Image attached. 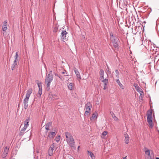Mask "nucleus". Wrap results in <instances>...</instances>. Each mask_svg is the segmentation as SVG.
Listing matches in <instances>:
<instances>
[{"label": "nucleus", "mask_w": 159, "mask_h": 159, "mask_svg": "<svg viewBox=\"0 0 159 159\" xmlns=\"http://www.w3.org/2000/svg\"><path fill=\"white\" fill-rule=\"evenodd\" d=\"M74 84L71 83L69 84H68V89L70 90H72L74 87Z\"/></svg>", "instance_id": "nucleus-19"}, {"label": "nucleus", "mask_w": 159, "mask_h": 159, "mask_svg": "<svg viewBox=\"0 0 159 159\" xmlns=\"http://www.w3.org/2000/svg\"><path fill=\"white\" fill-rule=\"evenodd\" d=\"M58 30V28L57 27H55L54 28L53 32H57Z\"/></svg>", "instance_id": "nucleus-35"}, {"label": "nucleus", "mask_w": 159, "mask_h": 159, "mask_svg": "<svg viewBox=\"0 0 159 159\" xmlns=\"http://www.w3.org/2000/svg\"><path fill=\"white\" fill-rule=\"evenodd\" d=\"M7 21L5 20L3 22V25L2 26V30L4 32H6L7 29Z\"/></svg>", "instance_id": "nucleus-13"}, {"label": "nucleus", "mask_w": 159, "mask_h": 159, "mask_svg": "<svg viewBox=\"0 0 159 159\" xmlns=\"http://www.w3.org/2000/svg\"><path fill=\"white\" fill-rule=\"evenodd\" d=\"M106 89H107L106 85H104V88H103V89L104 90H105Z\"/></svg>", "instance_id": "nucleus-42"}, {"label": "nucleus", "mask_w": 159, "mask_h": 159, "mask_svg": "<svg viewBox=\"0 0 159 159\" xmlns=\"http://www.w3.org/2000/svg\"><path fill=\"white\" fill-rule=\"evenodd\" d=\"M145 154L148 156V159H154V154L152 151H150L146 148H144Z\"/></svg>", "instance_id": "nucleus-5"}, {"label": "nucleus", "mask_w": 159, "mask_h": 159, "mask_svg": "<svg viewBox=\"0 0 159 159\" xmlns=\"http://www.w3.org/2000/svg\"><path fill=\"white\" fill-rule=\"evenodd\" d=\"M112 116L114 119V120L116 121L118 120V118L115 115V114L113 112H112L111 114Z\"/></svg>", "instance_id": "nucleus-26"}, {"label": "nucleus", "mask_w": 159, "mask_h": 159, "mask_svg": "<svg viewBox=\"0 0 159 159\" xmlns=\"http://www.w3.org/2000/svg\"><path fill=\"white\" fill-rule=\"evenodd\" d=\"M73 70L77 78L81 80V76L78 70L76 68L74 67Z\"/></svg>", "instance_id": "nucleus-16"}, {"label": "nucleus", "mask_w": 159, "mask_h": 159, "mask_svg": "<svg viewBox=\"0 0 159 159\" xmlns=\"http://www.w3.org/2000/svg\"><path fill=\"white\" fill-rule=\"evenodd\" d=\"M32 93V90L31 89H30L27 91L26 95V97L24 99L23 102L24 104H27L28 102L30 96L31 94Z\"/></svg>", "instance_id": "nucleus-6"}, {"label": "nucleus", "mask_w": 159, "mask_h": 159, "mask_svg": "<svg viewBox=\"0 0 159 159\" xmlns=\"http://www.w3.org/2000/svg\"><path fill=\"white\" fill-rule=\"evenodd\" d=\"M136 29H137V27H134V30L132 29V32L134 34H136L137 32H136Z\"/></svg>", "instance_id": "nucleus-31"}, {"label": "nucleus", "mask_w": 159, "mask_h": 159, "mask_svg": "<svg viewBox=\"0 0 159 159\" xmlns=\"http://www.w3.org/2000/svg\"><path fill=\"white\" fill-rule=\"evenodd\" d=\"M9 148L7 147H5L2 154V157L3 159H6V157L7 156Z\"/></svg>", "instance_id": "nucleus-11"}, {"label": "nucleus", "mask_w": 159, "mask_h": 159, "mask_svg": "<svg viewBox=\"0 0 159 159\" xmlns=\"http://www.w3.org/2000/svg\"><path fill=\"white\" fill-rule=\"evenodd\" d=\"M18 57V53L17 52H16V55L15 57V60L18 61L17 58Z\"/></svg>", "instance_id": "nucleus-32"}, {"label": "nucleus", "mask_w": 159, "mask_h": 159, "mask_svg": "<svg viewBox=\"0 0 159 159\" xmlns=\"http://www.w3.org/2000/svg\"><path fill=\"white\" fill-rule=\"evenodd\" d=\"M55 147V145L53 143L50 146V147L48 149V155L49 156H51L53 154V151L54 148Z\"/></svg>", "instance_id": "nucleus-12"}, {"label": "nucleus", "mask_w": 159, "mask_h": 159, "mask_svg": "<svg viewBox=\"0 0 159 159\" xmlns=\"http://www.w3.org/2000/svg\"><path fill=\"white\" fill-rule=\"evenodd\" d=\"M38 85L39 88H41L42 89V84L41 83L38 84Z\"/></svg>", "instance_id": "nucleus-40"}, {"label": "nucleus", "mask_w": 159, "mask_h": 159, "mask_svg": "<svg viewBox=\"0 0 159 159\" xmlns=\"http://www.w3.org/2000/svg\"><path fill=\"white\" fill-rule=\"evenodd\" d=\"M100 75L101 76V79H104V72L103 70L101 69L100 70Z\"/></svg>", "instance_id": "nucleus-25"}, {"label": "nucleus", "mask_w": 159, "mask_h": 159, "mask_svg": "<svg viewBox=\"0 0 159 159\" xmlns=\"http://www.w3.org/2000/svg\"><path fill=\"white\" fill-rule=\"evenodd\" d=\"M79 147H80V146H78V149L79 148Z\"/></svg>", "instance_id": "nucleus-48"}, {"label": "nucleus", "mask_w": 159, "mask_h": 159, "mask_svg": "<svg viewBox=\"0 0 159 159\" xmlns=\"http://www.w3.org/2000/svg\"><path fill=\"white\" fill-rule=\"evenodd\" d=\"M30 120V117H29L27 119L25 120L24 122V125H27L28 126L29 125V121Z\"/></svg>", "instance_id": "nucleus-27"}, {"label": "nucleus", "mask_w": 159, "mask_h": 159, "mask_svg": "<svg viewBox=\"0 0 159 159\" xmlns=\"http://www.w3.org/2000/svg\"><path fill=\"white\" fill-rule=\"evenodd\" d=\"M147 121L149 125V127L151 128H152L153 125L152 123V111L149 110L147 114Z\"/></svg>", "instance_id": "nucleus-2"}, {"label": "nucleus", "mask_w": 159, "mask_h": 159, "mask_svg": "<svg viewBox=\"0 0 159 159\" xmlns=\"http://www.w3.org/2000/svg\"><path fill=\"white\" fill-rule=\"evenodd\" d=\"M124 137H125L124 141L125 143L126 144H128L129 140V135L127 133H125L124 134Z\"/></svg>", "instance_id": "nucleus-14"}, {"label": "nucleus", "mask_w": 159, "mask_h": 159, "mask_svg": "<svg viewBox=\"0 0 159 159\" xmlns=\"http://www.w3.org/2000/svg\"><path fill=\"white\" fill-rule=\"evenodd\" d=\"M92 107L91 104L90 102H88L85 105V108L86 109L85 114L88 115L89 113L91 108Z\"/></svg>", "instance_id": "nucleus-9"}, {"label": "nucleus", "mask_w": 159, "mask_h": 159, "mask_svg": "<svg viewBox=\"0 0 159 159\" xmlns=\"http://www.w3.org/2000/svg\"><path fill=\"white\" fill-rule=\"evenodd\" d=\"M88 156L90 157L92 159H94L95 156L94 154L91 151H87Z\"/></svg>", "instance_id": "nucleus-20"}, {"label": "nucleus", "mask_w": 159, "mask_h": 159, "mask_svg": "<svg viewBox=\"0 0 159 159\" xmlns=\"http://www.w3.org/2000/svg\"><path fill=\"white\" fill-rule=\"evenodd\" d=\"M140 94V96H139V98H143V96H144V94H143V93H142V94H141L142 95H141V93H139Z\"/></svg>", "instance_id": "nucleus-39"}, {"label": "nucleus", "mask_w": 159, "mask_h": 159, "mask_svg": "<svg viewBox=\"0 0 159 159\" xmlns=\"http://www.w3.org/2000/svg\"><path fill=\"white\" fill-rule=\"evenodd\" d=\"M56 133L55 132H50L48 135V138L51 139L53 138L56 135Z\"/></svg>", "instance_id": "nucleus-17"}, {"label": "nucleus", "mask_w": 159, "mask_h": 159, "mask_svg": "<svg viewBox=\"0 0 159 159\" xmlns=\"http://www.w3.org/2000/svg\"><path fill=\"white\" fill-rule=\"evenodd\" d=\"M39 90H41V88H39Z\"/></svg>", "instance_id": "nucleus-47"}, {"label": "nucleus", "mask_w": 159, "mask_h": 159, "mask_svg": "<svg viewBox=\"0 0 159 159\" xmlns=\"http://www.w3.org/2000/svg\"><path fill=\"white\" fill-rule=\"evenodd\" d=\"M15 159L14 158V159Z\"/></svg>", "instance_id": "nucleus-51"}, {"label": "nucleus", "mask_w": 159, "mask_h": 159, "mask_svg": "<svg viewBox=\"0 0 159 159\" xmlns=\"http://www.w3.org/2000/svg\"><path fill=\"white\" fill-rule=\"evenodd\" d=\"M97 118V113H93L92 114V117L90 118V120H93L96 119Z\"/></svg>", "instance_id": "nucleus-24"}, {"label": "nucleus", "mask_w": 159, "mask_h": 159, "mask_svg": "<svg viewBox=\"0 0 159 159\" xmlns=\"http://www.w3.org/2000/svg\"><path fill=\"white\" fill-rule=\"evenodd\" d=\"M55 75L56 76H57L59 78H60L61 79H62V76L61 75H59L57 74H55Z\"/></svg>", "instance_id": "nucleus-36"}, {"label": "nucleus", "mask_w": 159, "mask_h": 159, "mask_svg": "<svg viewBox=\"0 0 159 159\" xmlns=\"http://www.w3.org/2000/svg\"><path fill=\"white\" fill-rule=\"evenodd\" d=\"M143 36L142 35L141 39V40L142 41V44L145 46L146 48L147 49L148 48H149L150 43H151L152 42L146 39L143 41Z\"/></svg>", "instance_id": "nucleus-7"}, {"label": "nucleus", "mask_w": 159, "mask_h": 159, "mask_svg": "<svg viewBox=\"0 0 159 159\" xmlns=\"http://www.w3.org/2000/svg\"><path fill=\"white\" fill-rule=\"evenodd\" d=\"M52 122H48L45 125V128L47 130H49L50 127L51 126Z\"/></svg>", "instance_id": "nucleus-18"}, {"label": "nucleus", "mask_w": 159, "mask_h": 159, "mask_svg": "<svg viewBox=\"0 0 159 159\" xmlns=\"http://www.w3.org/2000/svg\"><path fill=\"white\" fill-rule=\"evenodd\" d=\"M134 86L135 87L136 90V91L139 93H141V95L143 93V91L142 90V89H140L139 86L136 84H134Z\"/></svg>", "instance_id": "nucleus-15"}, {"label": "nucleus", "mask_w": 159, "mask_h": 159, "mask_svg": "<svg viewBox=\"0 0 159 159\" xmlns=\"http://www.w3.org/2000/svg\"><path fill=\"white\" fill-rule=\"evenodd\" d=\"M143 36L142 35L141 39V40L142 41V44L145 46L146 48L147 49L148 48H149L150 43H151L152 42L146 39L143 41Z\"/></svg>", "instance_id": "nucleus-8"}, {"label": "nucleus", "mask_w": 159, "mask_h": 159, "mask_svg": "<svg viewBox=\"0 0 159 159\" xmlns=\"http://www.w3.org/2000/svg\"><path fill=\"white\" fill-rule=\"evenodd\" d=\"M126 157H127L126 156H125V157H124L123 158V159H127Z\"/></svg>", "instance_id": "nucleus-45"}, {"label": "nucleus", "mask_w": 159, "mask_h": 159, "mask_svg": "<svg viewBox=\"0 0 159 159\" xmlns=\"http://www.w3.org/2000/svg\"><path fill=\"white\" fill-rule=\"evenodd\" d=\"M17 61L14 60V62L13 64H12V66H11V69L12 70H13L15 69V67L17 65Z\"/></svg>", "instance_id": "nucleus-22"}, {"label": "nucleus", "mask_w": 159, "mask_h": 159, "mask_svg": "<svg viewBox=\"0 0 159 159\" xmlns=\"http://www.w3.org/2000/svg\"><path fill=\"white\" fill-rule=\"evenodd\" d=\"M53 79L52 75L48 74L46 77L45 79V83L47 85V89L48 90L49 89V87Z\"/></svg>", "instance_id": "nucleus-3"}, {"label": "nucleus", "mask_w": 159, "mask_h": 159, "mask_svg": "<svg viewBox=\"0 0 159 159\" xmlns=\"http://www.w3.org/2000/svg\"><path fill=\"white\" fill-rule=\"evenodd\" d=\"M26 130V129H24V128L23 127L22 129H21L20 132V134L22 135L23 134Z\"/></svg>", "instance_id": "nucleus-28"}, {"label": "nucleus", "mask_w": 159, "mask_h": 159, "mask_svg": "<svg viewBox=\"0 0 159 159\" xmlns=\"http://www.w3.org/2000/svg\"><path fill=\"white\" fill-rule=\"evenodd\" d=\"M65 134L66 138V141L68 144L71 148H75V143L71 134L69 132H66Z\"/></svg>", "instance_id": "nucleus-1"}, {"label": "nucleus", "mask_w": 159, "mask_h": 159, "mask_svg": "<svg viewBox=\"0 0 159 159\" xmlns=\"http://www.w3.org/2000/svg\"><path fill=\"white\" fill-rule=\"evenodd\" d=\"M61 73L62 74H64L65 73V72L64 71H63L61 72Z\"/></svg>", "instance_id": "nucleus-44"}, {"label": "nucleus", "mask_w": 159, "mask_h": 159, "mask_svg": "<svg viewBox=\"0 0 159 159\" xmlns=\"http://www.w3.org/2000/svg\"><path fill=\"white\" fill-rule=\"evenodd\" d=\"M116 83L118 84L119 86L122 89H124V87L123 85L121 84L120 83L119 80L117 79L116 80Z\"/></svg>", "instance_id": "nucleus-21"}, {"label": "nucleus", "mask_w": 159, "mask_h": 159, "mask_svg": "<svg viewBox=\"0 0 159 159\" xmlns=\"http://www.w3.org/2000/svg\"><path fill=\"white\" fill-rule=\"evenodd\" d=\"M52 71L51 70L49 72V73L48 74L52 75Z\"/></svg>", "instance_id": "nucleus-43"}, {"label": "nucleus", "mask_w": 159, "mask_h": 159, "mask_svg": "<svg viewBox=\"0 0 159 159\" xmlns=\"http://www.w3.org/2000/svg\"><path fill=\"white\" fill-rule=\"evenodd\" d=\"M38 93L39 95V96H40L42 94V89H41V90H39L38 91Z\"/></svg>", "instance_id": "nucleus-38"}, {"label": "nucleus", "mask_w": 159, "mask_h": 159, "mask_svg": "<svg viewBox=\"0 0 159 159\" xmlns=\"http://www.w3.org/2000/svg\"><path fill=\"white\" fill-rule=\"evenodd\" d=\"M43 1H46V0H43Z\"/></svg>", "instance_id": "nucleus-49"}, {"label": "nucleus", "mask_w": 159, "mask_h": 159, "mask_svg": "<svg viewBox=\"0 0 159 159\" xmlns=\"http://www.w3.org/2000/svg\"><path fill=\"white\" fill-rule=\"evenodd\" d=\"M107 134V132L106 131H104L102 133V135L105 136Z\"/></svg>", "instance_id": "nucleus-34"}, {"label": "nucleus", "mask_w": 159, "mask_h": 159, "mask_svg": "<svg viewBox=\"0 0 159 159\" xmlns=\"http://www.w3.org/2000/svg\"><path fill=\"white\" fill-rule=\"evenodd\" d=\"M110 38L112 42L113 46L115 48H117L119 46L118 43V39L117 38L114 36L113 34L111 32L110 33Z\"/></svg>", "instance_id": "nucleus-4"}, {"label": "nucleus", "mask_w": 159, "mask_h": 159, "mask_svg": "<svg viewBox=\"0 0 159 159\" xmlns=\"http://www.w3.org/2000/svg\"><path fill=\"white\" fill-rule=\"evenodd\" d=\"M67 32L66 30H62L61 33V37L64 39L66 36Z\"/></svg>", "instance_id": "nucleus-23"}, {"label": "nucleus", "mask_w": 159, "mask_h": 159, "mask_svg": "<svg viewBox=\"0 0 159 159\" xmlns=\"http://www.w3.org/2000/svg\"><path fill=\"white\" fill-rule=\"evenodd\" d=\"M72 159V158H70V159Z\"/></svg>", "instance_id": "nucleus-50"}, {"label": "nucleus", "mask_w": 159, "mask_h": 159, "mask_svg": "<svg viewBox=\"0 0 159 159\" xmlns=\"http://www.w3.org/2000/svg\"><path fill=\"white\" fill-rule=\"evenodd\" d=\"M60 135H58L55 138V140L57 142H58L60 141Z\"/></svg>", "instance_id": "nucleus-30"}, {"label": "nucleus", "mask_w": 159, "mask_h": 159, "mask_svg": "<svg viewBox=\"0 0 159 159\" xmlns=\"http://www.w3.org/2000/svg\"><path fill=\"white\" fill-rule=\"evenodd\" d=\"M155 45L152 43V42L150 43L149 48L147 49L148 50L152 51L153 53H155L157 52V48L155 47Z\"/></svg>", "instance_id": "nucleus-10"}, {"label": "nucleus", "mask_w": 159, "mask_h": 159, "mask_svg": "<svg viewBox=\"0 0 159 159\" xmlns=\"http://www.w3.org/2000/svg\"><path fill=\"white\" fill-rule=\"evenodd\" d=\"M116 72V77H118L119 75V71L117 70H116L115 71Z\"/></svg>", "instance_id": "nucleus-33"}, {"label": "nucleus", "mask_w": 159, "mask_h": 159, "mask_svg": "<svg viewBox=\"0 0 159 159\" xmlns=\"http://www.w3.org/2000/svg\"><path fill=\"white\" fill-rule=\"evenodd\" d=\"M28 126L27 125H25L24 128V129H26L28 127Z\"/></svg>", "instance_id": "nucleus-41"}, {"label": "nucleus", "mask_w": 159, "mask_h": 159, "mask_svg": "<svg viewBox=\"0 0 159 159\" xmlns=\"http://www.w3.org/2000/svg\"><path fill=\"white\" fill-rule=\"evenodd\" d=\"M102 82L104 83V85H107L108 82V79H104Z\"/></svg>", "instance_id": "nucleus-29"}, {"label": "nucleus", "mask_w": 159, "mask_h": 159, "mask_svg": "<svg viewBox=\"0 0 159 159\" xmlns=\"http://www.w3.org/2000/svg\"><path fill=\"white\" fill-rule=\"evenodd\" d=\"M156 159H159V157H157L156 158Z\"/></svg>", "instance_id": "nucleus-46"}, {"label": "nucleus", "mask_w": 159, "mask_h": 159, "mask_svg": "<svg viewBox=\"0 0 159 159\" xmlns=\"http://www.w3.org/2000/svg\"><path fill=\"white\" fill-rule=\"evenodd\" d=\"M24 104V108L25 109H26L28 107V105L27 104Z\"/></svg>", "instance_id": "nucleus-37"}]
</instances>
